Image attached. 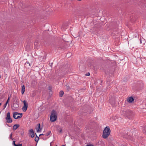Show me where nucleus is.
Masks as SVG:
<instances>
[{"label": "nucleus", "mask_w": 146, "mask_h": 146, "mask_svg": "<svg viewBox=\"0 0 146 146\" xmlns=\"http://www.w3.org/2000/svg\"><path fill=\"white\" fill-rule=\"evenodd\" d=\"M111 130L109 126H106L104 129L102 134V137L104 139L107 138L110 134Z\"/></svg>", "instance_id": "1"}, {"label": "nucleus", "mask_w": 146, "mask_h": 146, "mask_svg": "<svg viewBox=\"0 0 146 146\" xmlns=\"http://www.w3.org/2000/svg\"><path fill=\"white\" fill-rule=\"evenodd\" d=\"M57 118V116L56 111L53 110L51 111L50 116V120L52 122H54L56 120Z\"/></svg>", "instance_id": "2"}, {"label": "nucleus", "mask_w": 146, "mask_h": 146, "mask_svg": "<svg viewBox=\"0 0 146 146\" xmlns=\"http://www.w3.org/2000/svg\"><path fill=\"white\" fill-rule=\"evenodd\" d=\"M132 112L129 110H122L121 112V114L124 116H128L130 115Z\"/></svg>", "instance_id": "3"}, {"label": "nucleus", "mask_w": 146, "mask_h": 146, "mask_svg": "<svg viewBox=\"0 0 146 146\" xmlns=\"http://www.w3.org/2000/svg\"><path fill=\"white\" fill-rule=\"evenodd\" d=\"M6 119L7 120V122L9 123H11L13 121L10 115V113L8 112L7 113V117L6 118Z\"/></svg>", "instance_id": "4"}, {"label": "nucleus", "mask_w": 146, "mask_h": 146, "mask_svg": "<svg viewBox=\"0 0 146 146\" xmlns=\"http://www.w3.org/2000/svg\"><path fill=\"white\" fill-rule=\"evenodd\" d=\"M23 103L24 104V106L22 108V110L24 111L25 112L27 110L28 106V104L25 100L23 101Z\"/></svg>", "instance_id": "5"}, {"label": "nucleus", "mask_w": 146, "mask_h": 146, "mask_svg": "<svg viewBox=\"0 0 146 146\" xmlns=\"http://www.w3.org/2000/svg\"><path fill=\"white\" fill-rule=\"evenodd\" d=\"M110 103L113 106H114L115 105V99L113 97H111L109 100Z\"/></svg>", "instance_id": "6"}, {"label": "nucleus", "mask_w": 146, "mask_h": 146, "mask_svg": "<svg viewBox=\"0 0 146 146\" xmlns=\"http://www.w3.org/2000/svg\"><path fill=\"white\" fill-rule=\"evenodd\" d=\"M29 133L31 137H33L35 136L34 132L33 129H31L29 130Z\"/></svg>", "instance_id": "7"}, {"label": "nucleus", "mask_w": 146, "mask_h": 146, "mask_svg": "<svg viewBox=\"0 0 146 146\" xmlns=\"http://www.w3.org/2000/svg\"><path fill=\"white\" fill-rule=\"evenodd\" d=\"M38 59L41 61H43L46 59V56L45 55L44 56H40L38 58Z\"/></svg>", "instance_id": "8"}, {"label": "nucleus", "mask_w": 146, "mask_h": 146, "mask_svg": "<svg viewBox=\"0 0 146 146\" xmlns=\"http://www.w3.org/2000/svg\"><path fill=\"white\" fill-rule=\"evenodd\" d=\"M134 100V99L132 96L129 97L127 99V101L129 103H132Z\"/></svg>", "instance_id": "9"}, {"label": "nucleus", "mask_w": 146, "mask_h": 146, "mask_svg": "<svg viewBox=\"0 0 146 146\" xmlns=\"http://www.w3.org/2000/svg\"><path fill=\"white\" fill-rule=\"evenodd\" d=\"M20 126L19 124H16L14 125L13 127V129L14 131L17 128H18Z\"/></svg>", "instance_id": "10"}, {"label": "nucleus", "mask_w": 146, "mask_h": 146, "mask_svg": "<svg viewBox=\"0 0 146 146\" xmlns=\"http://www.w3.org/2000/svg\"><path fill=\"white\" fill-rule=\"evenodd\" d=\"M13 107L15 108H17L19 107V105L17 103H15L13 104Z\"/></svg>", "instance_id": "11"}, {"label": "nucleus", "mask_w": 146, "mask_h": 146, "mask_svg": "<svg viewBox=\"0 0 146 146\" xmlns=\"http://www.w3.org/2000/svg\"><path fill=\"white\" fill-rule=\"evenodd\" d=\"M25 92V86L24 85H23L22 87L21 93L23 94Z\"/></svg>", "instance_id": "12"}, {"label": "nucleus", "mask_w": 146, "mask_h": 146, "mask_svg": "<svg viewBox=\"0 0 146 146\" xmlns=\"http://www.w3.org/2000/svg\"><path fill=\"white\" fill-rule=\"evenodd\" d=\"M37 126H38V129L37 130V132H38L41 131V130L42 129V128H40V123H38L37 124Z\"/></svg>", "instance_id": "13"}, {"label": "nucleus", "mask_w": 146, "mask_h": 146, "mask_svg": "<svg viewBox=\"0 0 146 146\" xmlns=\"http://www.w3.org/2000/svg\"><path fill=\"white\" fill-rule=\"evenodd\" d=\"M64 94V92L62 91H60L59 92V96L60 97H62Z\"/></svg>", "instance_id": "14"}, {"label": "nucleus", "mask_w": 146, "mask_h": 146, "mask_svg": "<svg viewBox=\"0 0 146 146\" xmlns=\"http://www.w3.org/2000/svg\"><path fill=\"white\" fill-rule=\"evenodd\" d=\"M18 113L17 112H14L13 115V117L14 118L16 119V115H18Z\"/></svg>", "instance_id": "15"}, {"label": "nucleus", "mask_w": 146, "mask_h": 146, "mask_svg": "<svg viewBox=\"0 0 146 146\" xmlns=\"http://www.w3.org/2000/svg\"><path fill=\"white\" fill-rule=\"evenodd\" d=\"M36 137L35 138V140L36 142H38L39 139V137H38L37 136V135H36Z\"/></svg>", "instance_id": "16"}, {"label": "nucleus", "mask_w": 146, "mask_h": 146, "mask_svg": "<svg viewBox=\"0 0 146 146\" xmlns=\"http://www.w3.org/2000/svg\"><path fill=\"white\" fill-rule=\"evenodd\" d=\"M51 131H48L47 133H46V136H48L49 135L50 133H51Z\"/></svg>", "instance_id": "17"}, {"label": "nucleus", "mask_w": 146, "mask_h": 146, "mask_svg": "<svg viewBox=\"0 0 146 146\" xmlns=\"http://www.w3.org/2000/svg\"><path fill=\"white\" fill-rule=\"evenodd\" d=\"M22 116V113H21V115L18 116L16 117V119H18L21 118Z\"/></svg>", "instance_id": "18"}, {"label": "nucleus", "mask_w": 146, "mask_h": 146, "mask_svg": "<svg viewBox=\"0 0 146 146\" xmlns=\"http://www.w3.org/2000/svg\"><path fill=\"white\" fill-rule=\"evenodd\" d=\"M66 88L67 90L68 91L70 90V88L68 86H66Z\"/></svg>", "instance_id": "19"}, {"label": "nucleus", "mask_w": 146, "mask_h": 146, "mask_svg": "<svg viewBox=\"0 0 146 146\" xmlns=\"http://www.w3.org/2000/svg\"><path fill=\"white\" fill-rule=\"evenodd\" d=\"M12 134L11 133L10 135V136L9 137V138L11 139L12 140H13V139L12 137Z\"/></svg>", "instance_id": "20"}, {"label": "nucleus", "mask_w": 146, "mask_h": 146, "mask_svg": "<svg viewBox=\"0 0 146 146\" xmlns=\"http://www.w3.org/2000/svg\"><path fill=\"white\" fill-rule=\"evenodd\" d=\"M15 141H13V146H15L16 144L15 143Z\"/></svg>", "instance_id": "21"}, {"label": "nucleus", "mask_w": 146, "mask_h": 146, "mask_svg": "<svg viewBox=\"0 0 146 146\" xmlns=\"http://www.w3.org/2000/svg\"><path fill=\"white\" fill-rule=\"evenodd\" d=\"M15 146H22V144L18 143V144H16Z\"/></svg>", "instance_id": "22"}, {"label": "nucleus", "mask_w": 146, "mask_h": 146, "mask_svg": "<svg viewBox=\"0 0 146 146\" xmlns=\"http://www.w3.org/2000/svg\"><path fill=\"white\" fill-rule=\"evenodd\" d=\"M7 104L6 103H5L4 104V106H3L4 108H3V109H4L6 108V107L7 106Z\"/></svg>", "instance_id": "23"}, {"label": "nucleus", "mask_w": 146, "mask_h": 146, "mask_svg": "<svg viewBox=\"0 0 146 146\" xmlns=\"http://www.w3.org/2000/svg\"><path fill=\"white\" fill-rule=\"evenodd\" d=\"M85 75L86 76H89L90 75V73L89 72H88V73H87L86 74H85Z\"/></svg>", "instance_id": "24"}, {"label": "nucleus", "mask_w": 146, "mask_h": 146, "mask_svg": "<svg viewBox=\"0 0 146 146\" xmlns=\"http://www.w3.org/2000/svg\"><path fill=\"white\" fill-rule=\"evenodd\" d=\"M48 88V89L50 90H51L52 89V87L51 86H49Z\"/></svg>", "instance_id": "25"}, {"label": "nucleus", "mask_w": 146, "mask_h": 146, "mask_svg": "<svg viewBox=\"0 0 146 146\" xmlns=\"http://www.w3.org/2000/svg\"><path fill=\"white\" fill-rule=\"evenodd\" d=\"M9 100H10V97H9L7 101H8V102H9Z\"/></svg>", "instance_id": "26"}, {"label": "nucleus", "mask_w": 146, "mask_h": 146, "mask_svg": "<svg viewBox=\"0 0 146 146\" xmlns=\"http://www.w3.org/2000/svg\"><path fill=\"white\" fill-rule=\"evenodd\" d=\"M87 146H93V145H87Z\"/></svg>", "instance_id": "27"}, {"label": "nucleus", "mask_w": 146, "mask_h": 146, "mask_svg": "<svg viewBox=\"0 0 146 146\" xmlns=\"http://www.w3.org/2000/svg\"><path fill=\"white\" fill-rule=\"evenodd\" d=\"M44 135V134H40L39 135V136H40L41 135Z\"/></svg>", "instance_id": "28"}, {"label": "nucleus", "mask_w": 146, "mask_h": 146, "mask_svg": "<svg viewBox=\"0 0 146 146\" xmlns=\"http://www.w3.org/2000/svg\"><path fill=\"white\" fill-rule=\"evenodd\" d=\"M34 44L35 45H36L37 44V43L36 42H34Z\"/></svg>", "instance_id": "29"}, {"label": "nucleus", "mask_w": 146, "mask_h": 146, "mask_svg": "<svg viewBox=\"0 0 146 146\" xmlns=\"http://www.w3.org/2000/svg\"><path fill=\"white\" fill-rule=\"evenodd\" d=\"M141 85L142 86V87H143V83H141Z\"/></svg>", "instance_id": "30"}, {"label": "nucleus", "mask_w": 146, "mask_h": 146, "mask_svg": "<svg viewBox=\"0 0 146 146\" xmlns=\"http://www.w3.org/2000/svg\"><path fill=\"white\" fill-rule=\"evenodd\" d=\"M9 102L7 101H6V102L5 103L7 104L8 103H9Z\"/></svg>", "instance_id": "31"}, {"label": "nucleus", "mask_w": 146, "mask_h": 146, "mask_svg": "<svg viewBox=\"0 0 146 146\" xmlns=\"http://www.w3.org/2000/svg\"><path fill=\"white\" fill-rule=\"evenodd\" d=\"M62 131V129H61L59 131L60 132H61Z\"/></svg>", "instance_id": "32"}, {"label": "nucleus", "mask_w": 146, "mask_h": 146, "mask_svg": "<svg viewBox=\"0 0 146 146\" xmlns=\"http://www.w3.org/2000/svg\"><path fill=\"white\" fill-rule=\"evenodd\" d=\"M56 46V48H60V47L57 46Z\"/></svg>", "instance_id": "33"}, {"label": "nucleus", "mask_w": 146, "mask_h": 146, "mask_svg": "<svg viewBox=\"0 0 146 146\" xmlns=\"http://www.w3.org/2000/svg\"><path fill=\"white\" fill-rule=\"evenodd\" d=\"M21 113H18V115H21Z\"/></svg>", "instance_id": "34"}, {"label": "nucleus", "mask_w": 146, "mask_h": 146, "mask_svg": "<svg viewBox=\"0 0 146 146\" xmlns=\"http://www.w3.org/2000/svg\"><path fill=\"white\" fill-rule=\"evenodd\" d=\"M27 64H29V62H26V64H27Z\"/></svg>", "instance_id": "35"}, {"label": "nucleus", "mask_w": 146, "mask_h": 146, "mask_svg": "<svg viewBox=\"0 0 146 146\" xmlns=\"http://www.w3.org/2000/svg\"><path fill=\"white\" fill-rule=\"evenodd\" d=\"M61 146H65L64 145H62Z\"/></svg>", "instance_id": "36"}, {"label": "nucleus", "mask_w": 146, "mask_h": 146, "mask_svg": "<svg viewBox=\"0 0 146 146\" xmlns=\"http://www.w3.org/2000/svg\"><path fill=\"white\" fill-rule=\"evenodd\" d=\"M64 25H63L62 27H64Z\"/></svg>", "instance_id": "37"}, {"label": "nucleus", "mask_w": 146, "mask_h": 146, "mask_svg": "<svg viewBox=\"0 0 146 146\" xmlns=\"http://www.w3.org/2000/svg\"><path fill=\"white\" fill-rule=\"evenodd\" d=\"M29 66H30V64H29Z\"/></svg>", "instance_id": "38"}, {"label": "nucleus", "mask_w": 146, "mask_h": 146, "mask_svg": "<svg viewBox=\"0 0 146 146\" xmlns=\"http://www.w3.org/2000/svg\"><path fill=\"white\" fill-rule=\"evenodd\" d=\"M1 76L0 75V79L1 78Z\"/></svg>", "instance_id": "39"}, {"label": "nucleus", "mask_w": 146, "mask_h": 146, "mask_svg": "<svg viewBox=\"0 0 146 146\" xmlns=\"http://www.w3.org/2000/svg\"><path fill=\"white\" fill-rule=\"evenodd\" d=\"M33 82H35V81H33Z\"/></svg>", "instance_id": "40"}, {"label": "nucleus", "mask_w": 146, "mask_h": 146, "mask_svg": "<svg viewBox=\"0 0 146 146\" xmlns=\"http://www.w3.org/2000/svg\"><path fill=\"white\" fill-rule=\"evenodd\" d=\"M7 125H8V126H9H9H9V125H8V124Z\"/></svg>", "instance_id": "41"}, {"label": "nucleus", "mask_w": 146, "mask_h": 146, "mask_svg": "<svg viewBox=\"0 0 146 146\" xmlns=\"http://www.w3.org/2000/svg\"><path fill=\"white\" fill-rule=\"evenodd\" d=\"M64 40L65 41H66V40Z\"/></svg>", "instance_id": "42"}, {"label": "nucleus", "mask_w": 146, "mask_h": 146, "mask_svg": "<svg viewBox=\"0 0 146 146\" xmlns=\"http://www.w3.org/2000/svg\"><path fill=\"white\" fill-rule=\"evenodd\" d=\"M64 30H65V29H64Z\"/></svg>", "instance_id": "43"}]
</instances>
